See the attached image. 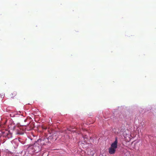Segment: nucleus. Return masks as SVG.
Returning <instances> with one entry per match:
<instances>
[{
	"instance_id": "6e6552de",
	"label": "nucleus",
	"mask_w": 156,
	"mask_h": 156,
	"mask_svg": "<svg viewBox=\"0 0 156 156\" xmlns=\"http://www.w3.org/2000/svg\"><path fill=\"white\" fill-rule=\"evenodd\" d=\"M26 119H25V120H24V121H26Z\"/></svg>"
},
{
	"instance_id": "f03ea898",
	"label": "nucleus",
	"mask_w": 156,
	"mask_h": 156,
	"mask_svg": "<svg viewBox=\"0 0 156 156\" xmlns=\"http://www.w3.org/2000/svg\"><path fill=\"white\" fill-rule=\"evenodd\" d=\"M51 139H52V137L51 136L48 138L45 136H43L41 139L37 140V141L42 146L46 145V143L49 142V139L50 140Z\"/></svg>"
},
{
	"instance_id": "20e7f679",
	"label": "nucleus",
	"mask_w": 156,
	"mask_h": 156,
	"mask_svg": "<svg viewBox=\"0 0 156 156\" xmlns=\"http://www.w3.org/2000/svg\"><path fill=\"white\" fill-rule=\"evenodd\" d=\"M3 136L8 139L12 138V134L9 133L8 131H6L3 134Z\"/></svg>"
},
{
	"instance_id": "423d86ee",
	"label": "nucleus",
	"mask_w": 156,
	"mask_h": 156,
	"mask_svg": "<svg viewBox=\"0 0 156 156\" xmlns=\"http://www.w3.org/2000/svg\"><path fill=\"white\" fill-rule=\"evenodd\" d=\"M12 94L13 95H14V96H15L16 94V92H14L13 93H12Z\"/></svg>"
},
{
	"instance_id": "39448f33",
	"label": "nucleus",
	"mask_w": 156,
	"mask_h": 156,
	"mask_svg": "<svg viewBox=\"0 0 156 156\" xmlns=\"http://www.w3.org/2000/svg\"><path fill=\"white\" fill-rule=\"evenodd\" d=\"M123 131V129L121 128L120 129H119L117 127L113 129V131L115 133H118L120 132H121Z\"/></svg>"
},
{
	"instance_id": "7ed1b4c3",
	"label": "nucleus",
	"mask_w": 156,
	"mask_h": 156,
	"mask_svg": "<svg viewBox=\"0 0 156 156\" xmlns=\"http://www.w3.org/2000/svg\"><path fill=\"white\" fill-rule=\"evenodd\" d=\"M33 149L36 153H38L41 151L42 146L37 141H36L33 145Z\"/></svg>"
},
{
	"instance_id": "f257e3e1",
	"label": "nucleus",
	"mask_w": 156,
	"mask_h": 156,
	"mask_svg": "<svg viewBox=\"0 0 156 156\" xmlns=\"http://www.w3.org/2000/svg\"><path fill=\"white\" fill-rule=\"evenodd\" d=\"M117 138L116 137L115 141L112 144L111 147L109 148L108 152L110 154H113L115 153L117 147Z\"/></svg>"
},
{
	"instance_id": "0eeeda50",
	"label": "nucleus",
	"mask_w": 156,
	"mask_h": 156,
	"mask_svg": "<svg viewBox=\"0 0 156 156\" xmlns=\"http://www.w3.org/2000/svg\"><path fill=\"white\" fill-rule=\"evenodd\" d=\"M2 96H3V95H1V94H0V98L1 97V98H3L4 97H2Z\"/></svg>"
}]
</instances>
